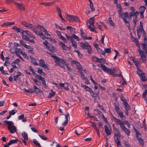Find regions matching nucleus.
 Wrapping results in <instances>:
<instances>
[{"label":"nucleus","instance_id":"obj_1","mask_svg":"<svg viewBox=\"0 0 147 147\" xmlns=\"http://www.w3.org/2000/svg\"><path fill=\"white\" fill-rule=\"evenodd\" d=\"M147 39L145 38L144 39V42L143 43L141 44V47L144 51H142L140 49V45L138 46L139 48L138 50L139 54L140 55L141 57L142 58V61L144 63H145L146 60V57L144 53L146 54L147 53Z\"/></svg>","mask_w":147,"mask_h":147},{"label":"nucleus","instance_id":"obj_2","mask_svg":"<svg viewBox=\"0 0 147 147\" xmlns=\"http://www.w3.org/2000/svg\"><path fill=\"white\" fill-rule=\"evenodd\" d=\"M4 123L5 125H7V129L8 131L11 134H14L17 132V128L14 126V123L12 121H5Z\"/></svg>","mask_w":147,"mask_h":147},{"label":"nucleus","instance_id":"obj_3","mask_svg":"<svg viewBox=\"0 0 147 147\" xmlns=\"http://www.w3.org/2000/svg\"><path fill=\"white\" fill-rule=\"evenodd\" d=\"M55 61L57 65H58L63 68H65V65L67 66V63L63 59L57 57Z\"/></svg>","mask_w":147,"mask_h":147},{"label":"nucleus","instance_id":"obj_4","mask_svg":"<svg viewBox=\"0 0 147 147\" xmlns=\"http://www.w3.org/2000/svg\"><path fill=\"white\" fill-rule=\"evenodd\" d=\"M98 66L100 67H101L102 69L105 72H106L108 73H109L112 75H113L114 72L113 71H115L116 69L114 68L113 70L111 69L108 68L106 67L102 64L98 65Z\"/></svg>","mask_w":147,"mask_h":147},{"label":"nucleus","instance_id":"obj_5","mask_svg":"<svg viewBox=\"0 0 147 147\" xmlns=\"http://www.w3.org/2000/svg\"><path fill=\"white\" fill-rule=\"evenodd\" d=\"M80 45L83 49H87L88 53L91 54L92 53V49H91L90 45L88 43L81 42Z\"/></svg>","mask_w":147,"mask_h":147},{"label":"nucleus","instance_id":"obj_6","mask_svg":"<svg viewBox=\"0 0 147 147\" xmlns=\"http://www.w3.org/2000/svg\"><path fill=\"white\" fill-rule=\"evenodd\" d=\"M66 18L67 20L71 22L74 21L76 22H80L79 19L77 16L70 15L68 14H67L66 15Z\"/></svg>","mask_w":147,"mask_h":147},{"label":"nucleus","instance_id":"obj_7","mask_svg":"<svg viewBox=\"0 0 147 147\" xmlns=\"http://www.w3.org/2000/svg\"><path fill=\"white\" fill-rule=\"evenodd\" d=\"M138 69L137 74L139 76L140 80L143 82L147 81V78L145 76V73L139 70V69L138 68Z\"/></svg>","mask_w":147,"mask_h":147},{"label":"nucleus","instance_id":"obj_8","mask_svg":"<svg viewBox=\"0 0 147 147\" xmlns=\"http://www.w3.org/2000/svg\"><path fill=\"white\" fill-rule=\"evenodd\" d=\"M33 30L37 35H39L42 39H48V38L42 32L37 31L35 28H34Z\"/></svg>","mask_w":147,"mask_h":147},{"label":"nucleus","instance_id":"obj_9","mask_svg":"<svg viewBox=\"0 0 147 147\" xmlns=\"http://www.w3.org/2000/svg\"><path fill=\"white\" fill-rule=\"evenodd\" d=\"M119 16L124 21L127 20V18H129V13L127 12H124L123 14L119 13Z\"/></svg>","mask_w":147,"mask_h":147},{"label":"nucleus","instance_id":"obj_10","mask_svg":"<svg viewBox=\"0 0 147 147\" xmlns=\"http://www.w3.org/2000/svg\"><path fill=\"white\" fill-rule=\"evenodd\" d=\"M39 65L42 68H45L48 70L49 69L48 67L45 64V62L42 59L39 60Z\"/></svg>","mask_w":147,"mask_h":147},{"label":"nucleus","instance_id":"obj_11","mask_svg":"<svg viewBox=\"0 0 147 147\" xmlns=\"http://www.w3.org/2000/svg\"><path fill=\"white\" fill-rule=\"evenodd\" d=\"M113 118L114 119L115 121L116 124L119 125L120 126L121 128L124 125L125 123L123 121L115 118V117H113Z\"/></svg>","mask_w":147,"mask_h":147},{"label":"nucleus","instance_id":"obj_12","mask_svg":"<svg viewBox=\"0 0 147 147\" xmlns=\"http://www.w3.org/2000/svg\"><path fill=\"white\" fill-rule=\"evenodd\" d=\"M59 45L61 47V48L63 50L69 51L70 49V48L66 46L65 44L62 42H60Z\"/></svg>","mask_w":147,"mask_h":147},{"label":"nucleus","instance_id":"obj_13","mask_svg":"<svg viewBox=\"0 0 147 147\" xmlns=\"http://www.w3.org/2000/svg\"><path fill=\"white\" fill-rule=\"evenodd\" d=\"M22 24L23 25L28 28H34L32 24L27 22H26L24 21L22 22Z\"/></svg>","mask_w":147,"mask_h":147},{"label":"nucleus","instance_id":"obj_14","mask_svg":"<svg viewBox=\"0 0 147 147\" xmlns=\"http://www.w3.org/2000/svg\"><path fill=\"white\" fill-rule=\"evenodd\" d=\"M87 23L88 26L90 31L92 32H95V30L94 28L95 26L94 25V24H89L88 22H87Z\"/></svg>","mask_w":147,"mask_h":147},{"label":"nucleus","instance_id":"obj_15","mask_svg":"<svg viewBox=\"0 0 147 147\" xmlns=\"http://www.w3.org/2000/svg\"><path fill=\"white\" fill-rule=\"evenodd\" d=\"M139 14V13L138 11H136L135 12L131 11L129 13V16L130 18L134 16V18H136V17H138V16Z\"/></svg>","mask_w":147,"mask_h":147},{"label":"nucleus","instance_id":"obj_16","mask_svg":"<svg viewBox=\"0 0 147 147\" xmlns=\"http://www.w3.org/2000/svg\"><path fill=\"white\" fill-rule=\"evenodd\" d=\"M14 4L17 7L19 8L21 10H25L24 6L23 4L19 3L16 2H15Z\"/></svg>","mask_w":147,"mask_h":147},{"label":"nucleus","instance_id":"obj_17","mask_svg":"<svg viewBox=\"0 0 147 147\" xmlns=\"http://www.w3.org/2000/svg\"><path fill=\"white\" fill-rule=\"evenodd\" d=\"M60 85L61 86V88L62 87L64 88L66 90H68L69 89L68 88V85L67 84L64 83H60Z\"/></svg>","mask_w":147,"mask_h":147},{"label":"nucleus","instance_id":"obj_18","mask_svg":"<svg viewBox=\"0 0 147 147\" xmlns=\"http://www.w3.org/2000/svg\"><path fill=\"white\" fill-rule=\"evenodd\" d=\"M121 129L125 133L128 135H130V131L129 130L127 129L124 125L123 127H121Z\"/></svg>","mask_w":147,"mask_h":147},{"label":"nucleus","instance_id":"obj_19","mask_svg":"<svg viewBox=\"0 0 147 147\" xmlns=\"http://www.w3.org/2000/svg\"><path fill=\"white\" fill-rule=\"evenodd\" d=\"M81 86L82 87L85 89L87 91L89 92L90 93L91 91L92 90L90 87L88 86H86L85 85L82 84Z\"/></svg>","mask_w":147,"mask_h":147},{"label":"nucleus","instance_id":"obj_20","mask_svg":"<svg viewBox=\"0 0 147 147\" xmlns=\"http://www.w3.org/2000/svg\"><path fill=\"white\" fill-rule=\"evenodd\" d=\"M114 140L115 142H116L117 144V146L118 147H121L122 146L119 140L118 137L116 138H114Z\"/></svg>","mask_w":147,"mask_h":147},{"label":"nucleus","instance_id":"obj_21","mask_svg":"<svg viewBox=\"0 0 147 147\" xmlns=\"http://www.w3.org/2000/svg\"><path fill=\"white\" fill-rule=\"evenodd\" d=\"M105 130L108 135H110L111 134V133L110 130H109L108 127L107 125L105 126Z\"/></svg>","mask_w":147,"mask_h":147},{"label":"nucleus","instance_id":"obj_22","mask_svg":"<svg viewBox=\"0 0 147 147\" xmlns=\"http://www.w3.org/2000/svg\"><path fill=\"white\" fill-rule=\"evenodd\" d=\"M33 88L34 89V92H36V93H42V90H40L39 88H38L36 86L34 85L33 86Z\"/></svg>","mask_w":147,"mask_h":147},{"label":"nucleus","instance_id":"obj_23","mask_svg":"<svg viewBox=\"0 0 147 147\" xmlns=\"http://www.w3.org/2000/svg\"><path fill=\"white\" fill-rule=\"evenodd\" d=\"M142 32L144 33H145L144 31V30L143 28V27H139L137 30V34L139 36V35Z\"/></svg>","mask_w":147,"mask_h":147},{"label":"nucleus","instance_id":"obj_24","mask_svg":"<svg viewBox=\"0 0 147 147\" xmlns=\"http://www.w3.org/2000/svg\"><path fill=\"white\" fill-rule=\"evenodd\" d=\"M114 130L117 134H115L114 138L120 137V136H121V134L120 133L118 129L117 128L115 129Z\"/></svg>","mask_w":147,"mask_h":147},{"label":"nucleus","instance_id":"obj_25","mask_svg":"<svg viewBox=\"0 0 147 147\" xmlns=\"http://www.w3.org/2000/svg\"><path fill=\"white\" fill-rule=\"evenodd\" d=\"M15 24L14 22H13L12 23L6 22H5L3 23V24L1 25L2 27H4L5 26H7L9 25H14Z\"/></svg>","mask_w":147,"mask_h":147},{"label":"nucleus","instance_id":"obj_26","mask_svg":"<svg viewBox=\"0 0 147 147\" xmlns=\"http://www.w3.org/2000/svg\"><path fill=\"white\" fill-rule=\"evenodd\" d=\"M117 113L122 119L123 117V115L122 111L119 109L116 111Z\"/></svg>","mask_w":147,"mask_h":147},{"label":"nucleus","instance_id":"obj_27","mask_svg":"<svg viewBox=\"0 0 147 147\" xmlns=\"http://www.w3.org/2000/svg\"><path fill=\"white\" fill-rule=\"evenodd\" d=\"M22 135L24 140H26L27 141L28 140V135L26 132L24 131L23 132Z\"/></svg>","mask_w":147,"mask_h":147},{"label":"nucleus","instance_id":"obj_28","mask_svg":"<svg viewBox=\"0 0 147 147\" xmlns=\"http://www.w3.org/2000/svg\"><path fill=\"white\" fill-rule=\"evenodd\" d=\"M135 131L136 132L137 138L138 139L141 138L142 136L141 134L136 129H135Z\"/></svg>","mask_w":147,"mask_h":147},{"label":"nucleus","instance_id":"obj_29","mask_svg":"<svg viewBox=\"0 0 147 147\" xmlns=\"http://www.w3.org/2000/svg\"><path fill=\"white\" fill-rule=\"evenodd\" d=\"M89 107H87L85 108V113L89 117H92V116H90V115L89 113Z\"/></svg>","mask_w":147,"mask_h":147},{"label":"nucleus","instance_id":"obj_30","mask_svg":"<svg viewBox=\"0 0 147 147\" xmlns=\"http://www.w3.org/2000/svg\"><path fill=\"white\" fill-rule=\"evenodd\" d=\"M65 117L66 120L63 123V125L64 126L66 125L68 122V117L69 116V114L68 113H67L66 114H65Z\"/></svg>","mask_w":147,"mask_h":147},{"label":"nucleus","instance_id":"obj_31","mask_svg":"<svg viewBox=\"0 0 147 147\" xmlns=\"http://www.w3.org/2000/svg\"><path fill=\"white\" fill-rule=\"evenodd\" d=\"M82 130V129L80 127L77 130H75V133L77 135L79 136L81 134V132L80 131Z\"/></svg>","mask_w":147,"mask_h":147},{"label":"nucleus","instance_id":"obj_32","mask_svg":"<svg viewBox=\"0 0 147 147\" xmlns=\"http://www.w3.org/2000/svg\"><path fill=\"white\" fill-rule=\"evenodd\" d=\"M23 90L24 92L27 93H32L34 92V90L32 89H29L28 90H27L26 88H24Z\"/></svg>","mask_w":147,"mask_h":147},{"label":"nucleus","instance_id":"obj_33","mask_svg":"<svg viewBox=\"0 0 147 147\" xmlns=\"http://www.w3.org/2000/svg\"><path fill=\"white\" fill-rule=\"evenodd\" d=\"M37 27L38 28H39L41 31H43L44 32L47 30L43 26L38 25H37Z\"/></svg>","mask_w":147,"mask_h":147},{"label":"nucleus","instance_id":"obj_34","mask_svg":"<svg viewBox=\"0 0 147 147\" xmlns=\"http://www.w3.org/2000/svg\"><path fill=\"white\" fill-rule=\"evenodd\" d=\"M147 94V89H146L145 90L144 92L143 93V97L144 99L147 102V98L146 96V95Z\"/></svg>","mask_w":147,"mask_h":147},{"label":"nucleus","instance_id":"obj_35","mask_svg":"<svg viewBox=\"0 0 147 147\" xmlns=\"http://www.w3.org/2000/svg\"><path fill=\"white\" fill-rule=\"evenodd\" d=\"M55 1H54L53 2H51V3H41V4L43 5H46V6H50L51 5H52L53 4H54V3H55Z\"/></svg>","mask_w":147,"mask_h":147},{"label":"nucleus","instance_id":"obj_36","mask_svg":"<svg viewBox=\"0 0 147 147\" xmlns=\"http://www.w3.org/2000/svg\"><path fill=\"white\" fill-rule=\"evenodd\" d=\"M145 7L144 6L141 7L139 9L140 13V14L143 13L145 10Z\"/></svg>","mask_w":147,"mask_h":147},{"label":"nucleus","instance_id":"obj_37","mask_svg":"<svg viewBox=\"0 0 147 147\" xmlns=\"http://www.w3.org/2000/svg\"><path fill=\"white\" fill-rule=\"evenodd\" d=\"M95 20V18L94 17L90 18L88 21V24H94V20Z\"/></svg>","mask_w":147,"mask_h":147},{"label":"nucleus","instance_id":"obj_38","mask_svg":"<svg viewBox=\"0 0 147 147\" xmlns=\"http://www.w3.org/2000/svg\"><path fill=\"white\" fill-rule=\"evenodd\" d=\"M18 141V140H11L9 141V142L8 143L9 145H11V144L16 143L17 142V141Z\"/></svg>","mask_w":147,"mask_h":147},{"label":"nucleus","instance_id":"obj_39","mask_svg":"<svg viewBox=\"0 0 147 147\" xmlns=\"http://www.w3.org/2000/svg\"><path fill=\"white\" fill-rule=\"evenodd\" d=\"M43 43L47 49L51 46L50 44L47 40H45V42H43Z\"/></svg>","mask_w":147,"mask_h":147},{"label":"nucleus","instance_id":"obj_40","mask_svg":"<svg viewBox=\"0 0 147 147\" xmlns=\"http://www.w3.org/2000/svg\"><path fill=\"white\" fill-rule=\"evenodd\" d=\"M66 28L67 29L69 30L71 33H72L73 32H74L75 31V29L71 26H67Z\"/></svg>","mask_w":147,"mask_h":147},{"label":"nucleus","instance_id":"obj_41","mask_svg":"<svg viewBox=\"0 0 147 147\" xmlns=\"http://www.w3.org/2000/svg\"><path fill=\"white\" fill-rule=\"evenodd\" d=\"M47 49L52 53H54L55 52V47H54L51 46V45L49 47H48Z\"/></svg>","mask_w":147,"mask_h":147},{"label":"nucleus","instance_id":"obj_42","mask_svg":"<svg viewBox=\"0 0 147 147\" xmlns=\"http://www.w3.org/2000/svg\"><path fill=\"white\" fill-rule=\"evenodd\" d=\"M106 62V61L105 59L103 58H99L98 63H102L105 64Z\"/></svg>","mask_w":147,"mask_h":147},{"label":"nucleus","instance_id":"obj_43","mask_svg":"<svg viewBox=\"0 0 147 147\" xmlns=\"http://www.w3.org/2000/svg\"><path fill=\"white\" fill-rule=\"evenodd\" d=\"M38 72L41 75H43L42 74L44 75H46V74L42 71V69L38 68Z\"/></svg>","mask_w":147,"mask_h":147},{"label":"nucleus","instance_id":"obj_44","mask_svg":"<svg viewBox=\"0 0 147 147\" xmlns=\"http://www.w3.org/2000/svg\"><path fill=\"white\" fill-rule=\"evenodd\" d=\"M88 1L90 3V8L91 9V11H92L94 10V7L93 4L91 0H88Z\"/></svg>","mask_w":147,"mask_h":147},{"label":"nucleus","instance_id":"obj_45","mask_svg":"<svg viewBox=\"0 0 147 147\" xmlns=\"http://www.w3.org/2000/svg\"><path fill=\"white\" fill-rule=\"evenodd\" d=\"M115 109L116 111L119 109V104L118 102H115L114 103Z\"/></svg>","mask_w":147,"mask_h":147},{"label":"nucleus","instance_id":"obj_46","mask_svg":"<svg viewBox=\"0 0 147 147\" xmlns=\"http://www.w3.org/2000/svg\"><path fill=\"white\" fill-rule=\"evenodd\" d=\"M22 39H23L25 40L26 41L28 40L30 38L29 37L26 36V35L24 34H23L22 35Z\"/></svg>","mask_w":147,"mask_h":147},{"label":"nucleus","instance_id":"obj_47","mask_svg":"<svg viewBox=\"0 0 147 147\" xmlns=\"http://www.w3.org/2000/svg\"><path fill=\"white\" fill-rule=\"evenodd\" d=\"M134 63H135V65H136V67L138 68V66L139 65V63L138 62V61L136 59H134L133 60Z\"/></svg>","mask_w":147,"mask_h":147},{"label":"nucleus","instance_id":"obj_48","mask_svg":"<svg viewBox=\"0 0 147 147\" xmlns=\"http://www.w3.org/2000/svg\"><path fill=\"white\" fill-rule=\"evenodd\" d=\"M33 142L34 143V144L37 146H38V147H41L40 144L37 142L36 139H34Z\"/></svg>","mask_w":147,"mask_h":147},{"label":"nucleus","instance_id":"obj_49","mask_svg":"<svg viewBox=\"0 0 147 147\" xmlns=\"http://www.w3.org/2000/svg\"><path fill=\"white\" fill-rule=\"evenodd\" d=\"M16 31L18 32L21 33L22 34H23L24 32L23 30L21 28H16Z\"/></svg>","mask_w":147,"mask_h":147},{"label":"nucleus","instance_id":"obj_50","mask_svg":"<svg viewBox=\"0 0 147 147\" xmlns=\"http://www.w3.org/2000/svg\"><path fill=\"white\" fill-rule=\"evenodd\" d=\"M137 19H138L137 17H136V18H134L133 22L134 24V28H135L136 27V23L138 20Z\"/></svg>","mask_w":147,"mask_h":147},{"label":"nucleus","instance_id":"obj_51","mask_svg":"<svg viewBox=\"0 0 147 147\" xmlns=\"http://www.w3.org/2000/svg\"><path fill=\"white\" fill-rule=\"evenodd\" d=\"M72 63L74 64H76V65L77 67L78 66H80V63H79L78 62L76 61H75V60L72 61Z\"/></svg>","mask_w":147,"mask_h":147},{"label":"nucleus","instance_id":"obj_52","mask_svg":"<svg viewBox=\"0 0 147 147\" xmlns=\"http://www.w3.org/2000/svg\"><path fill=\"white\" fill-rule=\"evenodd\" d=\"M97 50L98 52L100 54L105 55V52H104V51L101 50L99 48H98V49H97Z\"/></svg>","mask_w":147,"mask_h":147},{"label":"nucleus","instance_id":"obj_53","mask_svg":"<svg viewBox=\"0 0 147 147\" xmlns=\"http://www.w3.org/2000/svg\"><path fill=\"white\" fill-rule=\"evenodd\" d=\"M51 92L49 93V97H51L54 96L55 93L53 92L52 90H51Z\"/></svg>","mask_w":147,"mask_h":147},{"label":"nucleus","instance_id":"obj_54","mask_svg":"<svg viewBox=\"0 0 147 147\" xmlns=\"http://www.w3.org/2000/svg\"><path fill=\"white\" fill-rule=\"evenodd\" d=\"M91 96L93 97H96L97 95L96 94L94 93L92 90L90 93Z\"/></svg>","mask_w":147,"mask_h":147},{"label":"nucleus","instance_id":"obj_55","mask_svg":"<svg viewBox=\"0 0 147 147\" xmlns=\"http://www.w3.org/2000/svg\"><path fill=\"white\" fill-rule=\"evenodd\" d=\"M33 81L37 85H41V82H40L38 81L37 80L35 79H33Z\"/></svg>","mask_w":147,"mask_h":147},{"label":"nucleus","instance_id":"obj_56","mask_svg":"<svg viewBox=\"0 0 147 147\" xmlns=\"http://www.w3.org/2000/svg\"><path fill=\"white\" fill-rule=\"evenodd\" d=\"M94 129L95 130V131H96L97 134L98 135L99 137H100V132L99 131V129H98L97 127L96 126L94 127Z\"/></svg>","mask_w":147,"mask_h":147},{"label":"nucleus","instance_id":"obj_57","mask_svg":"<svg viewBox=\"0 0 147 147\" xmlns=\"http://www.w3.org/2000/svg\"><path fill=\"white\" fill-rule=\"evenodd\" d=\"M124 105V107L125 108V110H128L129 109V106L128 103L126 104L125 105Z\"/></svg>","mask_w":147,"mask_h":147},{"label":"nucleus","instance_id":"obj_58","mask_svg":"<svg viewBox=\"0 0 147 147\" xmlns=\"http://www.w3.org/2000/svg\"><path fill=\"white\" fill-rule=\"evenodd\" d=\"M98 58L94 56H93L92 57L93 60L94 61L97 63H98Z\"/></svg>","mask_w":147,"mask_h":147},{"label":"nucleus","instance_id":"obj_59","mask_svg":"<svg viewBox=\"0 0 147 147\" xmlns=\"http://www.w3.org/2000/svg\"><path fill=\"white\" fill-rule=\"evenodd\" d=\"M79 73L81 76V78L82 79L84 80L85 78H86L85 77L82 71L80 72Z\"/></svg>","mask_w":147,"mask_h":147},{"label":"nucleus","instance_id":"obj_60","mask_svg":"<svg viewBox=\"0 0 147 147\" xmlns=\"http://www.w3.org/2000/svg\"><path fill=\"white\" fill-rule=\"evenodd\" d=\"M65 36L69 40L71 41L73 39V37L71 36H68L67 34H66Z\"/></svg>","mask_w":147,"mask_h":147},{"label":"nucleus","instance_id":"obj_61","mask_svg":"<svg viewBox=\"0 0 147 147\" xmlns=\"http://www.w3.org/2000/svg\"><path fill=\"white\" fill-rule=\"evenodd\" d=\"M105 53H109L111 52V50L110 49L107 48L105 49Z\"/></svg>","mask_w":147,"mask_h":147},{"label":"nucleus","instance_id":"obj_62","mask_svg":"<svg viewBox=\"0 0 147 147\" xmlns=\"http://www.w3.org/2000/svg\"><path fill=\"white\" fill-rule=\"evenodd\" d=\"M80 30L81 32V35L84 38V37H85V36H86V35L81 29Z\"/></svg>","mask_w":147,"mask_h":147},{"label":"nucleus","instance_id":"obj_63","mask_svg":"<svg viewBox=\"0 0 147 147\" xmlns=\"http://www.w3.org/2000/svg\"><path fill=\"white\" fill-rule=\"evenodd\" d=\"M60 38L62 39V40L64 42H67V40L66 39V38L64 37L62 35H60Z\"/></svg>","mask_w":147,"mask_h":147},{"label":"nucleus","instance_id":"obj_64","mask_svg":"<svg viewBox=\"0 0 147 147\" xmlns=\"http://www.w3.org/2000/svg\"><path fill=\"white\" fill-rule=\"evenodd\" d=\"M17 112V111H15V110H13L11 111H10L9 114H10L11 115H14Z\"/></svg>","mask_w":147,"mask_h":147}]
</instances>
